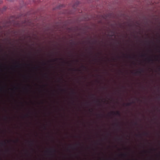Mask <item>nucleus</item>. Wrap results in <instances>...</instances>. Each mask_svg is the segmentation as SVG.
<instances>
[{"label":"nucleus","instance_id":"412c9836","mask_svg":"<svg viewBox=\"0 0 160 160\" xmlns=\"http://www.w3.org/2000/svg\"><path fill=\"white\" fill-rule=\"evenodd\" d=\"M73 44V42L72 43V44Z\"/></svg>","mask_w":160,"mask_h":160},{"label":"nucleus","instance_id":"b1692460","mask_svg":"<svg viewBox=\"0 0 160 160\" xmlns=\"http://www.w3.org/2000/svg\"><path fill=\"white\" fill-rule=\"evenodd\" d=\"M98 101V102H99V101L98 100V101Z\"/></svg>","mask_w":160,"mask_h":160},{"label":"nucleus","instance_id":"423d86ee","mask_svg":"<svg viewBox=\"0 0 160 160\" xmlns=\"http://www.w3.org/2000/svg\"><path fill=\"white\" fill-rule=\"evenodd\" d=\"M148 60L149 62H150V61H153V60L152 59H150V58H149L148 59Z\"/></svg>","mask_w":160,"mask_h":160},{"label":"nucleus","instance_id":"39448f33","mask_svg":"<svg viewBox=\"0 0 160 160\" xmlns=\"http://www.w3.org/2000/svg\"><path fill=\"white\" fill-rule=\"evenodd\" d=\"M6 144V142H4V143L1 142L0 143V144L2 146H3L5 144Z\"/></svg>","mask_w":160,"mask_h":160},{"label":"nucleus","instance_id":"4be33fe9","mask_svg":"<svg viewBox=\"0 0 160 160\" xmlns=\"http://www.w3.org/2000/svg\"><path fill=\"white\" fill-rule=\"evenodd\" d=\"M6 118H7V117H6Z\"/></svg>","mask_w":160,"mask_h":160},{"label":"nucleus","instance_id":"9d476101","mask_svg":"<svg viewBox=\"0 0 160 160\" xmlns=\"http://www.w3.org/2000/svg\"><path fill=\"white\" fill-rule=\"evenodd\" d=\"M141 56L142 57H144L145 56V54H142V55Z\"/></svg>","mask_w":160,"mask_h":160},{"label":"nucleus","instance_id":"a211bd4d","mask_svg":"<svg viewBox=\"0 0 160 160\" xmlns=\"http://www.w3.org/2000/svg\"><path fill=\"white\" fill-rule=\"evenodd\" d=\"M72 92V93H73V94H75V92Z\"/></svg>","mask_w":160,"mask_h":160},{"label":"nucleus","instance_id":"aec40b11","mask_svg":"<svg viewBox=\"0 0 160 160\" xmlns=\"http://www.w3.org/2000/svg\"><path fill=\"white\" fill-rule=\"evenodd\" d=\"M114 36V34H113V35H112V36Z\"/></svg>","mask_w":160,"mask_h":160},{"label":"nucleus","instance_id":"dca6fc26","mask_svg":"<svg viewBox=\"0 0 160 160\" xmlns=\"http://www.w3.org/2000/svg\"><path fill=\"white\" fill-rule=\"evenodd\" d=\"M135 124H136V125H137V123L136 122L135 123Z\"/></svg>","mask_w":160,"mask_h":160},{"label":"nucleus","instance_id":"f8f14e48","mask_svg":"<svg viewBox=\"0 0 160 160\" xmlns=\"http://www.w3.org/2000/svg\"><path fill=\"white\" fill-rule=\"evenodd\" d=\"M144 134L145 135H147L148 134V133H144Z\"/></svg>","mask_w":160,"mask_h":160},{"label":"nucleus","instance_id":"1a4fd4ad","mask_svg":"<svg viewBox=\"0 0 160 160\" xmlns=\"http://www.w3.org/2000/svg\"><path fill=\"white\" fill-rule=\"evenodd\" d=\"M72 70L73 71H75L76 70V69H75L74 68H72Z\"/></svg>","mask_w":160,"mask_h":160},{"label":"nucleus","instance_id":"f3484780","mask_svg":"<svg viewBox=\"0 0 160 160\" xmlns=\"http://www.w3.org/2000/svg\"><path fill=\"white\" fill-rule=\"evenodd\" d=\"M115 125L117 126L118 125V124L117 123H115Z\"/></svg>","mask_w":160,"mask_h":160},{"label":"nucleus","instance_id":"2eb2a0df","mask_svg":"<svg viewBox=\"0 0 160 160\" xmlns=\"http://www.w3.org/2000/svg\"><path fill=\"white\" fill-rule=\"evenodd\" d=\"M82 66V67H83L84 68H86V67H85L84 66Z\"/></svg>","mask_w":160,"mask_h":160},{"label":"nucleus","instance_id":"ddd939ff","mask_svg":"<svg viewBox=\"0 0 160 160\" xmlns=\"http://www.w3.org/2000/svg\"><path fill=\"white\" fill-rule=\"evenodd\" d=\"M31 142L32 145L33 144V142H32L31 141V142Z\"/></svg>","mask_w":160,"mask_h":160},{"label":"nucleus","instance_id":"6ab92c4d","mask_svg":"<svg viewBox=\"0 0 160 160\" xmlns=\"http://www.w3.org/2000/svg\"><path fill=\"white\" fill-rule=\"evenodd\" d=\"M61 90L62 91H63L64 90H63V89H61Z\"/></svg>","mask_w":160,"mask_h":160},{"label":"nucleus","instance_id":"7ed1b4c3","mask_svg":"<svg viewBox=\"0 0 160 160\" xmlns=\"http://www.w3.org/2000/svg\"><path fill=\"white\" fill-rule=\"evenodd\" d=\"M49 152L52 153V152H56V150L55 149L51 148L49 151H48Z\"/></svg>","mask_w":160,"mask_h":160},{"label":"nucleus","instance_id":"9b49d317","mask_svg":"<svg viewBox=\"0 0 160 160\" xmlns=\"http://www.w3.org/2000/svg\"><path fill=\"white\" fill-rule=\"evenodd\" d=\"M2 0H0V4L2 3Z\"/></svg>","mask_w":160,"mask_h":160},{"label":"nucleus","instance_id":"20e7f679","mask_svg":"<svg viewBox=\"0 0 160 160\" xmlns=\"http://www.w3.org/2000/svg\"><path fill=\"white\" fill-rule=\"evenodd\" d=\"M133 102H132L128 103L126 104V106H129L131 105V104L132 103H133Z\"/></svg>","mask_w":160,"mask_h":160},{"label":"nucleus","instance_id":"6e6552de","mask_svg":"<svg viewBox=\"0 0 160 160\" xmlns=\"http://www.w3.org/2000/svg\"><path fill=\"white\" fill-rule=\"evenodd\" d=\"M121 155H122V156L123 157H126V154H122Z\"/></svg>","mask_w":160,"mask_h":160},{"label":"nucleus","instance_id":"f257e3e1","mask_svg":"<svg viewBox=\"0 0 160 160\" xmlns=\"http://www.w3.org/2000/svg\"><path fill=\"white\" fill-rule=\"evenodd\" d=\"M111 113L114 115H118L119 116H121V113L119 111H117L116 112H112Z\"/></svg>","mask_w":160,"mask_h":160},{"label":"nucleus","instance_id":"4468645a","mask_svg":"<svg viewBox=\"0 0 160 160\" xmlns=\"http://www.w3.org/2000/svg\"><path fill=\"white\" fill-rule=\"evenodd\" d=\"M128 57L129 58H131V56L130 55L128 56Z\"/></svg>","mask_w":160,"mask_h":160},{"label":"nucleus","instance_id":"393cba45","mask_svg":"<svg viewBox=\"0 0 160 160\" xmlns=\"http://www.w3.org/2000/svg\"><path fill=\"white\" fill-rule=\"evenodd\" d=\"M159 70L160 71V68H159Z\"/></svg>","mask_w":160,"mask_h":160},{"label":"nucleus","instance_id":"5701e85b","mask_svg":"<svg viewBox=\"0 0 160 160\" xmlns=\"http://www.w3.org/2000/svg\"><path fill=\"white\" fill-rule=\"evenodd\" d=\"M18 66H16L17 67H18Z\"/></svg>","mask_w":160,"mask_h":160},{"label":"nucleus","instance_id":"f03ea898","mask_svg":"<svg viewBox=\"0 0 160 160\" xmlns=\"http://www.w3.org/2000/svg\"><path fill=\"white\" fill-rule=\"evenodd\" d=\"M143 72V70L142 69L139 70L136 72L135 73V74H140L141 72Z\"/></svg>","mask_w":160,"mask_h":160},{"label":"nucleus","instance_id":"0eeeda50","mask_svg":"<svg viewBox=\"0 0 160 160\" xmlns=\"http://www.w3.org/2000/svg\"><path fill=\"white\" fill-rule=\"evenodd\" d=\"M58 58H56L55 59H53V60H52L51 61L53 62H55L56 60H58Z\"/></svg>","mask_w":160,"mask_h":160}]
</instances>
